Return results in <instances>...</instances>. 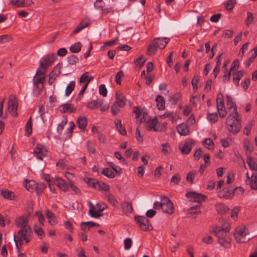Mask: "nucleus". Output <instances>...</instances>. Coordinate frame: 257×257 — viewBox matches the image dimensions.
<instances>
[{
  "label": "nucleus",
  "instance_id": "obj_1",
  "mask_svg": "<svg viewBox=\"0 0 257 257\" xmlns=\"http://www.w3.org/2000/svg\"><path fill=\"white\" fill-rule=\"evenodd\" d=\"M226 104L228 106L229 114L226 118V124L228 131L235 135L240 130L241 122L237 110L236 105L233 102L232 98L230 95L226 96Z\"/></svg>",
  "mask_w": 257,
  "mask_h": 257
},
{
  "label": "nucleus",
  "instance_id": "obj_2",
  "mask_svg": "<svg viewBox=\"0 0 257 257\" xmlns=\"http://www.w3.org/2000/svg\"><path fill=\"white\" fill-rule=\"evenodd\" d=\"M230 229V224L228 221H225L221 226H215L213 228V232L218 238V243L225 248L231 246V239L227 234Z\"/></svg>",
  "mask_w": 257,
  "mask_h": 257
},
{
  "label": "nucleus",
  "instance_id": "obj_3",
  "mask_svg": "<svg viewBox=\"0 0 257 257\" xmlns=\"http://www.w3.org/2000/svg\"><path fill=\"white\" fill-rule=\"evenodd\" d=\"M55 54H49L45 56L43 61H40V65L36 72V75H44L46 70L52 65L54 61L56 59Z\"/></svg>",
  "mask_w": 257,
  "mask_h": 257
},
{
  "label": "nucleus",
  "instance_id": "obj_4",
  "mask_svg": "<svg viewBox=\"0 0 257 257\" xmlns=\"http://www.w3.org/2000/svg\"><path fill=\"white\" fill-rule=\"evenodd\" d=\"M234 236L238 243H246L251 238L248 235L247 229L244 226L236 227Z\"/></svg>",
  "mask_w": 257,
  "mask_h": 257
},
{
  "label": "nucleus",
  "instance_id": "obj_5",
  "mask_svg": "<svg viewBox=\"0 0 257 257\" xmlns=\"http://www.w3.org/2000/svg\"><path fill=\"white\" fill-rule=\"evenodd\" d=\"M27 228L21 229L18 232L17 239L19 241L20 245L22 244V241L25 240L27 243H29L32 239V230L30 226H27Z\"/></svg>",
  "mask_w": 257,
  "mask_h": 257
},
{
  "label": "nucleus",
  "instance_id": "obj_6",
  "mask_svg": "<svg viewBox=\"0 0 257 257\" xmlns=\"http://www.w3.org/2000/svg\"><path fill=\"white\" fill-rule=\"evenodd\" d=\"M135 220L142 230L146 231L152 229L150 221L146 217L136 216L135 217Z\"/></svg>",
  "mask_w": 257,
  "mask_h": 257
},
{
  "label": "nucleus",
  "instance_id": "obj_7",
  "mask_svg": "<svg viewBox=\"0 0 257 257\" xmlns=\"http://www.w3.org/2000/svg\"><path fill=\"white\" fill-rule=\"evenodd\" d=\"M161 201L164 203V206L162 207V210L163 212L168 214H172L174 212L175 208L171 200L166 196L161 197Z\"/></svg>",
  "mask_w": 257,
  "mask_h": 257
},
{
  "label": "nucleus",
  "instance_id": "obj_8",
  "mask_svg": "<svg viewBox=\"0 0 257 257\" xmlns=\"http://www.w3.org/2000/svg\"><path fill=\"white\" fill-rule=\"evenodd\" d=\"M186 197L191 202H196L199 203L205 200L206 197L202 194L196 192H188L186 194Z\"/></svg>",
  "mask_w": 257,
  "mask_h": 257
},
{
  "label": "nucleus",
  "instance_id": "obj_9",
  "mask_svg": "<svg viewBox=\"0 0 257 257\" xmlns=\"http://www.w3.org/2000/svg\"><path fill=\"white\" fill-rule=\"evenodd\" d=\"M47 151L45 147L40 144H37L34 150V154L36 157L41 160H42L43 158L47 156Z\"/></svg>",
  "mask_w": 257,
  "mask_h": 257
},
{
  "label": "nucleus",
  "instance_id": "obj_10",
  "mask_svg": "<svg viewBox=\"0 0 257 257\" xmlns=\"http://www.w3.org/2000/svg\"><path fill=\"white\" fill-rule=\"evenodd\" d=\"M18 103L15 97L14 99H11V96L8 101V110L9 112L14 116H18L17 109Z\"/></svg>",
  "mask_w": 257,
  "mask_h": 257
},
{
  "label": "nucleus",
  "instance_id": "obj_11",
  "mask_svg": "<svg viewBox=\"0 0 257 257\" xmlns=\"http://www.w3.org/2000/svg\"><path fill=\"white\" fill-rule=\"evenodd\" d=\"M217 196L220 198L230 199L233 197V192L230 189V187H226L218 192Z\"/></svg>",
  "mask_w": 257,
  "mask_h": 257
},
{
  "label": "nucleus",
  "instance_id": "obj_12",
  "mask_svg": "<svg viewBox=\"0 0 257 257\" xmlns=\"http://www.w3.org/2000/svg\"><path fill=\"white\" fill-rule=\"evenodd\" d=\"M193 140L188 139L185 141L182 147L179 146V149L183 154H188L191 151Z\"/></svg>",
  "mask_w": 257,
  "mask_h": 257
},
{
  "label": "nucleus",
  "instance_id": "obj_13",
  "mask_svg": "<svg viewBox=\"0 0 257 257\" xmlns=\"http://www.w3.org/2000/svg\"><path fill=\"white\" fill-rule=\"evenodd\" d=\"M89 205L90 207V209L89 211V215L91 217L95 218H97L101 216L100 212L103 211L106 207L105 204H103V206L101 208H99L98 211H94L93 209L95 207L90 202H89Z\"/></svg>",
  "mask_w": 257,
  "mask_h": 257
},
{
  "label": "nucleus",
  "instance_id": "obj_14",
  "mask_svg": "<svg viewBox=\"0 0 257 257\" xmlns=\"http://www.w3.org/2000/svg\"><path fill=\"white\" fill-rule=\"evenodd\" d=\"M28 222V217L26 216L23 215L22 217L18 218L16 220V224L18 227L21 228V229H25L27 228V226H30L29 225L27 224Z\"/></svg>",
  "mask_w": 257,
  "mask_h": 257
},
{
  "label": "nucleus",
  "instance_id": "obj_15",
  "mask_svg": "<svg viewBox=\"0 0 257 257\" xmlns=\"http://www.w3.org/2000/svg\"><path fill=\"white\" fill-rule=\"evenodd\" d=\"M94 7L96 9L102 12L103 13L107 14L109 12V9L104 8L105 3L103 0H96L94 3Z\"/></svg>",
  "mask_w": 257,
  "mask_h": 257
},
{
  "label": "nucleus",
  "instance_id": "obj_16",
  "mask_svg": "<svg viewBox=\"0 0 257 257\" xmlns=\"http://www.w3.org/2000/svg\"><path fill=\"white\" fill-rule=\"evenodd\" d=\"M176 130L181 136H187L189 133L188 126L187 124L184 123L177 125L176 126Z\"/></svg>",
  "mask_w": 257,
  "mask_h": 257
},
{
  "label": "nucleus",
  "instance_id": "obj_17",
  "mask_svg": "<svg viewBox=\"0 0 257 257\" xmlns=\"http://www.w3.org/2000/svg\"><path fill=\"white\" fill-rule=\"evenodd\" d=\"M103 104L102 99H97L88 102L86 105V107L90 109H94L100 107Z\"/></svg>",
  "mask_w": 257,
  "mask_h": 257
},
{
  "label": "nucleus",
  "instance_id": "obj_18",
  "mask_svg": "<svg viewBox=\"0 0 257 257\" xmlns=\"http://www.w3.org/2000/svg\"><path fill=\"white\" fill-rule=\"evenodd\" d=\"M92 187L94 189H97L99 191L103 190L105 191H108L110 189L109 186L106 184L105 183L102 182L101 181H97L95 184H92Z\"/></svg>",
  "mask_w": 257,
  "mask_h": 257
},
{
  "label": "nucleus",
  "instance_id": "obj_19",
  "mask_svg": "<svg viewBox=\"0 0 257 257\" xmlns=\"http://www.w3.org/2000/svg\"><path fill=\"white\" fill-rule=\"evenodd\" d=\"M154 40H157V44H156V46L157 48L161 49H164L170 41V39L167 37L156 38Z\"/></svg>",
  "mask_w": 257,
  "mask_h": 257
},
{
  "label": "nucleus",
  "instance_id": "obj_20",
  "mask_svg": "<svg viewBox=\"0 0 257 257\" xmlns=\"http://www.w3.org/2000/svg\"><path fill=\"white\" fill-rule=\"evenodd\" d=\"M122 209L123 212L126 215L132 213L133 211V208L131 203L124 201L121 204Z\"/></svg>",
  "mask_w": 257,
  "mask_h": 257
},
{
  "label": "nucleus",
  "instance_id": "obj_21",
  "mask_svg": "<svg viewBox=\"0 0 257 257\" xmlns=\"http://www.w3.org/2000/svg\"><path fill=\"white\" fill-rule=\"evenodd\" d=\"M116 101L115 103L120 107H123L125 105V97L121 94L116 93L115 94Z\"/></svg>",
  "mask_w": 257,
  "mask_h": 257
},
{
  "label": "nucleus",
  "instance_id": "obj_22",
  "mask_svg": "<svg viewBox=\"0 0 257 257\" xmlns=\"http://www.w3.org/2000/svg\"><path fill=\"white\" fill-rule=\"evenodd\" d=\"M87 120L85 116H80L78 117L77 121V125L78 127L82 130H84L87 126Z\"/></svg>",
  "mask_w": 257,
  "mask_h": 257
},
{
  "label": "nucleus",
  "instance_id": "obj_23",
  "mask_svg": "<svg viewBox=\"0 0 257 257\" xmlns=\"http://www.w3.org/2000/svg\"><path fill=\"white\" fill-rule=\"evenodd\" d=\"M61 107L62 108V111L63 113H73L76 111V108H75L73 105L71 103L64 104L61 106Z\"/></svg>",
  "mask_w": 257,
  "mask_h": 257
},
{
  "label": "nucleus",
  "instance_id": "obj_24",
  "mask_svg": "<svg viewBox=\"0 0 257 257\" xmlns=\"http://www.w3.org/2000/svg\"><path fill=\"white\" fill-rule=\"evenodd\" d=\"M114 123L116 125L117 131L121 135H126V131L124 126L122 124L121 120L119 119H116L114 121Z\"/></svg>",
  "mask_w": 257,
  "mask_h": 257
},
{
  "label": "nucleus",
  "instance_id": "obj_25",
  "mask_svg": "<svg viewBox=\"0 0 257 257\" xmlns=\"http://www.w3.org/2000/svg\"><path fill=\"white\" fill-rule=\"evenodd\" d=\"M249 185L251 190H257V173H254L250 177Z\"/></svg>",
  "mask_w": 257,
  "mask_h": 257
},
{
  "label": "nucleus",
  "instance_id": "obj_26",
  "mask_svg": "<svg viewBox=\"0 0 257 257\" xmlns=\"http://www.w3.org/2000/svg\"><path fill=\"white\" fill-rule=\"evenodd\" d=\"M25 186L30 192H33L37 186V183L34 180H25Z\"/></svg>",
  "mask_w": 257,
  "mask_h": 257
},
{
  "label": "nucleus",
  "instance_id": "obj_27",
  "mask_svg": "<svg viewBox=\"0 0 257 257\" xmlns=\"http://www.w3.org/2000/svg\"><path fill=\"white\" fill-rule=\"evenodd\" d=\"M46 216L49 220V223L54 226L57 222V218L55 215L50 210L47 209L46 210Z\"/></svg>",
  "mask_w": 257,
  "mask_h": 257
},
{
  "label": "nucleus",
  "instance_id": "obj_28",
  "mask_svg": "<svg viewBox=\"0 0 257 257\" xmlns=\"http://www.w3.org/2000/svg\"><path fill=\"white\" fill-rule=\"evenodd\" d=\"M215 208L218 213L225 214L228 210V207L224 203H217L215 204Z\"/></svg>",
  "mask_w": 257,
  "mask_h": 257
},
{
  "label": "nucleus",
  "instance_id": "obj_29",
  "mask_svg": "<svg viewBox=\"0 0 257 257\" xmlns=\"http://www.w3.org/2000/svg\"><path fill=\"white\" fill-rule=\"evenodd\" d=\"M1 195L4 198L9 200H13L15 197V195L13 192L7 190H1Z\"/></svg>",
  "mask_w": 257,
  "mask_h": 257
},
{
  "label": "nucleus",
  "instance_id": "obj_30",
  "mask_svg": "<svg viewBox=\"0 0 257 257\" xmlns=\"http://www.w3.org/2000/svg\"><path fill=\"white\" fill-rule=\"evenodd\" d=\"M157 44V40H154L152 43L149 45L147 51L148 55H151L156 53L158 48L156 46Z\"/></svg>",
  "mask_w": 257,
  "mask_h": 257
},
{
  "label": "nucleus",
  "instance_id": "obj_31",
  "mask_svg": "<svg viewBox=\"0 0 257 257\" xmlns=\"http://www.w3.org/2000/svg\"><path fill=\"white\" fill-rule=\"evenodd\" d=\"M157 106L159 110L164 109L165 108V101L164 97L160 95L157 96L156 98Z\"/></svg>",
  "mask_w": 257,
  "mask_h": 257
},
{
  "label": "nucleus",
  "instance_id": "obj_32",
  "mask_svg": "<svg viewBox=\"0 0 257 257\" xmlns=\"http://www.w3.org/2000/svg\"><path fill=\"white\" fill-rule=\"evenodd\" d=\"M233 81L235 82L236 86H238L239 80L243 76V71L242 70H239L233 73Z\"/></svg>",
  "mask_w": 257,
  "mask_h": 257
},
{
  "label": "nucleus",
  "instance_id": "obj_33",
  "mask_svg": "<svg viewBox=\"0 0 257 257\" xmlns=\"http://www.w3.org/2000/svg\"><path fill=\"white\" fill-rule=\"evenodd\" d=\"M57 185L60 189L66 192L68 189V185L66 183L64 180L61 178H58L56 180Z\"/></svg>",
  "mask_w": 257,
  "mask_h": 257
},
{
  "label": "nucleus",
  "instance_id": "obj_34",
  "mask_svg": "<svg viewBox=\"0 0 257 257\" xmlns=\"http://www.w3.org/2000/svg\"><path fill=\"white\" fill-rule=\"evenodd\" d=\"M157 119L156 118H154L150 122H147L146 125V127L149 131L152 130V129H154L155 131H157L158 129L156 128V125H157Z\"/></svg>",
  "mask_w": 257,
  "mask_h": 257
},
{
  "label": "nucleus",
  "instance_id": "obj_35",
  "mask_svg": "<svg viewBox=\"0 0 257 257\" xmlns=\"http://www.w3.org/2000/svg\"><path fill=\"white\" fill-rule=\"evenodd\" d=\"M81 43L78 42L74 43V45L70 46L69 50L72 53H77L81 51Z\"/></svg>",
  "mask_w": 257,
  "mask_h": 257
},
{
  "label": "nucleus",
  "instance_id": "obj_36",
  "mask_svg": "<svg viewBox=\"0 0 257 257\" xmlns=\"http://www.w3.org/2000/svg\"><path fill=\"white\" fill-rule=\"evenodd\" d=\"M246 162L250 170L257 171V163L253 160L252 157H249L247 159Z\"/></svg>",
  "mask_w": 257,
  "mask_h": 257
},
{
  "label": "nucleus",
  "instance_id": "obj_37",
  "mask_svg": "<svg viewBox=\"0 0 257 257\" xmlns=\"http://www.w3.org/2000/svg\"><path fill=\"white\" fill-rule=\"evenodd\" d=\"M61 73L60 70H58V72H56V70H53L50 74H49V84L51 85L55 80L56 78L58 76L59 74Z\"/></svg>",
  "mask_w": 257,
  "mask_h": 257
},
{
  "label": "nucleus",
  "instance_id": "obj_38",
  "mask_svg": "<svg viewBox=\"0 0 257 257\" xmlns=\"http://www.w3.org/2000/svg\"><path fill=\"white\" fill-rule=\"evenodd\" d=\"M32 132V118L30 117L27 122L26 125V136H30Z\"/></svg>",
  "mask_w": 257,
  "mask_h": 257
},
{
  "label": "nucleus",
  "instance_id": "obj_39",
  "mask_svg": "<svg viewBox=\"0 0 257 257\" xmlns=\"http://www.w3.org/2000/svg\"><path fill=\"white\" fill-rule=\"evenodd\" d=\"M101 173L108 178L112 179L115 177V174L109 168H104Z\"/></svg>",
  "mask_w": 257,
  "mask_h": 257
},
{
  "label": "nucleus",
  "instance_id": "obj_40",
  "mask_svg": "<svg viewBox=\"0 0 257 257\" xmlns=\"http://www.w3.org/2000/svg\"><path fill=\"white\" fill-rule=\"evenodd\" d=\"M200 207V205H196L191 207L188 209V214H199L201 213V211L199 210Z\"/></svg>",
  "mask_w": 257,
  "mask_h": 257
},
{
  "label": "nucleus",
  "instance_id": "obj_41",
  "mask_svg": "<svg viewBox=\"0 0 257 257\" xmlns=\"http://www.w3.org/2000/svg\"><path fill=\"white\" fill-rule=\"evenodd\" d=\"M203 144L209 150H213L214 149V144L211 139H206L203 142Z\"/></svg>",
  "mask_w": 257,
  "mask_h": 257
},
{
  "label": "nucleus",
  "instance_id": "obj_42",
  "mask_svg": "<svg viewBox=\"0 0 257 257\" xmlns=\"http://www.w3.org/2000/svg\"><path fill=\"white\" fill-rule=\"evenodd\" d=\"M34 230L37 234L40 237V239H42L45 237L44 232L41 227L35 225Z\"/></svg>",
  "mask_w": 257,
  "mask_h": 257
},
{
  "label": "nucleus",
  "instance_id": "obj_43",
  "mask_svg": "<svg viewBox=\"0 0 257 257\" xmlns=\"http://www.w3.org/2000/svg\"><path fill=\"white\" fill-rule=\"evenodd\" d=\"M75 86V81H71L69 84L67 86L66 89H65V95L66 96L69 95L74 90V88Z\"/></svg>",
  "mask_w": 257,
  "mask_h": 257
},
{
  "label": "nucleus",
  "instance_id": "obj_44",
  "mask_svg": "<svg viewBox=\"0 0 257 257\" xmlns=\"http://www.w3.org/2000/svg\"><path fill=\"white\" fill-rule=\"evenodd\" d=\"M181 180V178L179 174L177 173L175 174L171 178L170 184L171 186L178 184Z\"/></svg>",
  "mask_w": 257,
  "mask_h": 257
},
{
  "label": "nucleus",
  "instance_id": "obj_45",
  "mask_svg": "<svg viewBox=\"0 0 257 257\" xmlns=\"http://www.w3.org/2000/svg\"><path fill=\"white\" fill-rule=\"evenodd\" d=\"M235 4V0H228L225 3L224 5L227 10L231 11L234 8Z\"/></svg>",
  "mask_w": 257,
  "mask_h": 257
},
{
  "label": "nucleus",
  "instance_id": "obj_46",
  "mask_svg": "<svg viewBox=\"0 0 257 257\" xmlns=\"http://www.w3.org/2000/svg\"><path fill=\"white\" fill-rule=\"evenodd\" d=\"M90 25V23L89 22H87L85 24V25H82V22H81L78 26L73 31L72 35H74L78 32H79L82 29L87 27Z\"/></svg>",
  "mask_w": 257,
  "mask_h": 257
},
{
  "label": "nucleus",
  "instance_id": "obj_47",
  "mask_svg": "<svg viewBox=\"0 0 257 257\" xmlns=\"http://www.w3.org/2000/svg\"><path fill=\"white\" fill-rule=\"evenodd\" d=\"M216 103H217V107H220L221 106H224V98L223 95L220 93L218 94L216 98Z\"/></svg>",
  "mask_w": 257,
  "mask_h": 257
},
{
  "label": "nucleus",
  "instance_id": "obj_48",
  "mask_svg": "<svg viewBox=\"0 0 257 257\" xmlns=\"http://www.w3.org/2000/svg\"><path fill=\"white\" fill-rule=\"evenodd\" d=\"M207 119L211 122H215L218 120L217 113H209L207 115Z\"/></svg>",
  "mask_w": 257,
  "mask_h": 257
},
{
  "label": "nucleus",
  "instance_id": "obj_49",
  "mask_svg": "<svg viewBox=\"0 0 257 257\" xmlns=\"http://www.w3.org/2000/svg\"><path fill=\"white\" fill-rule=\"evenodd\" d=\"M244 149L246 152H248L250 154L253 149V146L250 145L249 141L248 140L244 141Z\"/></svg>",
  "mask_w": 257,
  "mask_h": 257
},
{
  "label": "nucleus",
  "instance_id": "obj_50",
  "mask_svg": "<svg viewBox=\"0 0 257 257\" xmlns=\"http://www.w3.org/2000/svg\"><path fill=\"white\" fill-rule=\"evenodd\" d=\"M43 75H36V74L33 79L34 84L43 83L45 79V76Z\"/></svg>",
  "mask_w": 257,
  "mask_h": 257
},
{
  "label": "nucleus",
  "instance_id": "obj_51",
  "mask_svg": "<svg viewBox=\"0 0 257 257\" xmlns=\"http://www.w3.org/2000/svg\"><path fill=\"white\" fill-rule=\"evenodd\" d=\"M10 3L17 8L24 7V0H11Z\"/></svg>",
  "mask_w": 257,
  "mask_h": 257
},
{
  "label": "nucleus",
  "instance_id": "obj_52",
  "mask_svg": "<svg viewBox=\"0 0 257 257\" xmlns=\"http://www.w3.org/2000/svg\"><path fill=\"white\" fill-rule=\"evenodd\" d=\"M78 58L77 56L72 55L67 58V61L69 65H75L78 62Z\"/></svg>",
  "mask_w": 257,
  "mask_h": 257
},
{
  "label": "nucleus",
  "instance_id": "obj_53",
  "mask_svg": "<svg viewBox=\"0 0 257 257\" xmlns=\"http://www.w3.org/2000/svg\"><path fill=\"white\" fill-rule=\"evenodd\" d=\"M146 59L144 58V56L141 55L136 60L135 63L137 66H140V67H142L144 65Z\"/></svg>",
  "mask_w": 257,
  "mask_h": 257
},
{
  "label": "nucleus",
  "instance_id": "obj_54",
  "mask_svg": "<svg viewBox=\"0 0 257 257\" xmlns=\"http://www.w3.org/2000/svg\"><path fill=\"white\" fill-rule=\"evenodd\" d=\"M253 122H254V120H252L244 127V128L243 130V133L244 134H245L246 135L248 136L249 134H250Z\"/></svg>",
  "mask_w": 257,
  "mask_h": 257
},
{
  "label": "nucleus",
  "instance_id": "obj_55",
  "mask_svg": "<svg viewBox=\"0 0 257 257\" xmlns=\"http://www.w3.org/2000/svg\"><path fill=\"white\" fill-rule=\"evenodd\" d=\"M162 152L163 153L166 155H169L171 152V149L170 147V145L168 143H166L162 144Z\"/></svg>",
  "mask_w": 257,
  "mask_h": 257
},
{
  "label": "nucleus",
  "instance_id": "obj_56",
  "mask_svg": "<svg viewBox=\"0 0 257 257\" xmlns=\"http://www.w3.org/2000/svg\"><path fill=\"white\" fill-rule=\"evenodd\" d=\"M219 115L221 118H224L227 114V111L225 109V106L217 107Z\"/></svg>",
  "mask_w": 257,
  "mask_h": 257
},
{
  "label": "nucleus",
  "instance_id": "obj_57",
  "mask_svg": "<svg viewBox=\"0 0 257 257\" xmlns=\"http://www.w3.org/2000/svg\"><path fill=\"white\" fill-rule=\"evenodd\" d=\"M45 188L46 186L44 184H37V186H36V189L34 191L39 195L42 193Z\"/></svg>",
  "mask_w": 257,
  "mask_h": 257
},
{
  "label": "nucleus",
  "instance_id": "obj_58",
  "mask_svg": "<svg viewBox=\"0 0 257 257\" xmlns=\"http://www.w3.org/2000/svg\"><path fill=\"white\" fill-rule=\"evenodd\" d=\"M35 214L38 217L39 222L44 225L45 219L44 215L42 214V211L40 210L36 211Z\"/></svg>",
  "mask_w": 257,
  "mask_h": 257
},
{
  "label": "nucleus",
  "instance_id": "obj_59",
  "mask_svg": "<svg viewBox=\"0 0 257 257\" xmlns=\"http://www.w3.org/2000/svg\"><path fill=\"white\" fill-rule=\"evenodd\" d=\"M181 98V93L177 92L174 94L171 98V101H172L173 104H176Z\"/></svg>",
  "mask_w": 257,
  "mask_h": 257
},
{
  "label": "nucleus",
  "instance_id": "obj_60",
  "mask_svg": "<svg viewBox=\"0 0 257 257\" xmlns=\"http://www.w3.org/2000/svg\"><path fill=\"white\" fill-rule=\"evenodd\" d=\"M99 93L103 97L106 96L107 90L104 84H101L99 86Z\"/></svg>",
  "mask_w": 257,
  "mask_h": 257
},
{
  "label": "nucleus",
  "instance_id": "obj_61",
  "mask_svg": "<svg viewBox=\"0 0 257 257\" xmlns=\"http://www.w3.org/2000/svg\"><path fill=\"white\" fill-rule=\"evenodd\" d=\"M123 77V72L120 70L115 75V80L117 84H120L121 82V78Z\"/></svg>",
  "mask_w": 257,
  "mask_h": 257
},
{
  "label": "nucleus",
  "instance_id": "obj_62",
  "mask_svg": "<svg viewBox=\"0 0 257 257\" xmlns=\"http://www.w3.org/2000/svg\"><path fill=\"white\" fill-rule=\"evenodd\" d=\"M64 226L71 232H73L74 231V227L72 223L69 221L67 220L64 222Z\"/></svg>",
  "mask_w": 257,
  "mask_h": 257
},
{
  "label": "nucleus",
  "instance_id": "obj_63",
  "mask_svg": "<svg viewBox=\"0 0 257 257\" xmlns=\"http://www.w3.org/2000/svg\"><path fill=\"white\" fill-rule=\"evenodd\" d=\"M86 147L87 150L89 153L92 154H94L95 153L96 151L94 145L90 141H89L87 142Z\"/></svg>",
  "mask_w": 257,
  "mask_h": 257
},
{
  "label": "nucleus",
  "instance_id": "obj_64",
  "mask_svg": "<svg viewBox=\"0 0 257 257\" xmlns=\"http://www.w3.org/2000/svg\"><path fill=\"white\" fill-rule=\"evenodd\" d=\"M11 37L9 35H3L0 36V44H3L9 42Z\"/></svg>",
  "mask_w": 257,
  "mask_h": 257
}]
</instances>
